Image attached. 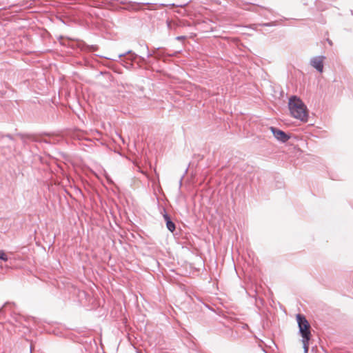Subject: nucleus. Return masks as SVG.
Segmentation results:
<instances>
[{"mask_svg":"<svg viewBox=\"0 0 353 353\" xmlns=\"http://www.w3.org/2000/svg\"><path fill=\"white\" fill-rule=\"evenodd\" d=\"M288 107L291 115L301 121L306 122L308 118L307 108L304 103L296 96L289 99Z\"/></svg>","mask_w":353,"mask_h":353,"instance_id":"1","label":"nucleus"},{"mask_svg":"<svg viewBox=\"0 0 353 353\" xmlns=\"http://www.w3.org/2000/svg\"><path fill=\"white\" fill-rule=\"evenodd\" d=\"M296 321L299 326V333L302 337L303 347L304 353H308L309 342L311 338L310 325L303 315L298 314Z\"/></svg>","mask_w":353,"mask_h":353,"instance_id":"2","label":"nucleus"},{"mask_svg":"<svg viewBox=\"0 0 353 353\" xmlns=\"http://www.w3.org/2000/svg\"><path fill=\"white\" fill-rule=\"evenodd\" d=\"M270 131L272 132L273 135L274 136V137L279 141L282 142V143H285L287 142L290 137V135H288V134H286L285 132L275 128V127H272L271 126L270 128Z\"/></svg>","mask_w":353,"mask_h":353,"instance_id":"3","label":"nucleus"},{"mask_svg":"<svg viewBox=\"0 0 353 353\" xmlns=\"http://www.w3.org/2000/svg\"><path fill=\"white\" fill-rule=\"evenodd\" d=\"M325 59V57L324 56L314 57L310 60V65L319 72H322L323 70V61Z\"/></svg>","mask_w":353,"mask_h":353,"instance_id":"4","label":"nucleus"},{"mask_svg":"<svg viewBox=\"0 0 353 353\" xmlns=\"http://www.w3.org/2000/svg\"><path fill=\"white\" fill-rule=\"evenodd\" d=\"M163 217H164L165 221H166V226H167V228L168 229V230H170V232L174 231V230H175V225L170 220V218L168 216V214H165L163 215Z\"/></svg>","mask_w":353,"mask_h":353,"instance_id":"5","label":"nucleus"},{"mask_svg":"<svg viewBox=\"0 0 353 353\" xmlns=\"http://www.w3.org/2000/svg\"><path fill=\"white\" fill-rule=\"evenodd\" d=\"M0 259L4 261H8V256L3 250H0Z\"/></svg>","mask_w":353,"mask_h":353,"instance_id":"6","label":"nucleus"},{"mask_svg":"<svg viewBox=\"0 0 353 353\" xmlns=\"http://www.w3.org/2000/svg\"><path fill=\"white\" fill-rule=\"evenodd\" d=\"M186 37L185 36H179V37H176V39L177 40H184Z\"/></svg>","mask_w":353,"mask_h":353,"instance_id":"7","label":"nucleus"},{"mask_svg":"<svg viewBox=\"0 0 353 353\" xmlns=\"http://www.w3.org/2000/svg\"><path fill=\"white\" fill-rule=\"evenodd\" d=\"M130 53H131V51H130V50H129V51L126 52L125 53H123V54H119V58H121V57H124L125 54H130Z\"/></svg>","mask_w":353,"mask_h":353,"instance_id":"8","label":"nucleus"},{"mask_svg":"<svg viewBox=\"0 0 353 353\" xmlns=\"http://www.w3.org/2000/svg\"><path fill=\"white\" fill-rule=\"evenodd\" d=\"M261 26H273V24L270 23H263V24H261Z\"/></svg>","mask_w":353,"mask_h":353,"instance_id":"9","label":"nucleus"},{"mask_svg":"<svg viewBox=\"0 0 353 353\" xmlns=\"http://www.w3.org/2000/svg\"><path fill=\"white\" fill-rule=\"evenodd\" d=\"M7 303H6L2 307L0 308V312H3L4 308H6Z\"/></svg>","mask_w":353,"mask_h":353,"instance_id":"10","label":"nucleus"},{"mask_svg":"<svg viewBox=\"0 0 353 353\" xmlns=\"http://www.w3.org/2000/svg\"><path fill=\"white\" fill-rule=\"evenodd\" d=\"M119 137L122 139V141H123V139H122V137H121V135L118 134Z\"/></svg>","mask_w":353,"mask_h":353,"instance_id":"11","label":"nucleus"},{"mask_svg":"<svg viewBox=\"0 0 353 353\" xmlns=\"http://www.w3.org/2000/svg\"><path fill=\"white\" fill-rule=\"evenodd\" d=\"M105 177H106V179H107L108 181L110 180V179H109V178H108V175H105Z\"/></svg>","mask_w":353,"mask_h":353,"instance_id":"12","label":"nucleus"}]
</instances>
